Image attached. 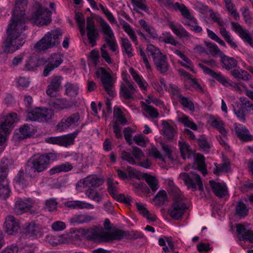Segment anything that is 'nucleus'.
<instances>
[{
  "mask_svg": "<svg viewBox=\"0 0 253 253\" xmlns=\"http://www.w3.org/2000/svg\"><path fill=\"white\" fill-rule=\"evenodd\" d=\"M27 5V0H16L12 17L7 29V37L4 42V52L13 53L25 42L26 36L22 33L25 30L26 18L25 11Z\"/></svg>",
  "mask_w": 253,
  "mask_h": 253,
  "instance_id": "1",
  "label": "nucleus"
},
{
  "mask_svg": "<svg viewBox=\"0 0 253 253\" xmlns=\"http://www.w3.org/2000/svg\"><path fill=\"white\" fill-rule=\"evenodd\" d=\"M57 159L54 153H48L43 155H35L30 158L25 166V174L30 178H36L39 173L46 169L50 161Z\"/></svg>",
  "mask_w": 253,
  "mask_h": 253,
  "instance_id": "2",
  "label": "nucleus"
},
{
  "mask_svg": "<svg viewBox=\"0 0 253 253\" xmlns=\"http://www.w3.org/2000/svg\"><path fill=\"white\" fill-rule=\"evenodd\" d=\"M147 51L148 55L152 56L157 70L163 75H168L170 66L167 56L152 44L147 45Z\"/></svg>",
  "mask_w": 253,
  "mask_h": 253,
  "instance_id": "3",
  "label": "nucleus"
},
{
  "mask_svg": "<svg viewBox=\"0 0 253 253\" xmlns=\"http://www.w3.org/2000/svg\"><path fill=\"white\" fill-rule=\"evenodd\" d=\"M62 33L59 29H56L47 32L44 37L38 42L34 47L38 50H45L56 46L60 43Z\"/></svg>",
  "mask_w": 253,
  "mask_h": 253,
  "instance_id": "4",
  "label": "nucleus"
},
{
  "mask_svg": "<svg viewBox=\"0 0 253 253\" xmlns=\"http://www.w3.org/2000/svg\"><path fill=\"white\" fill-rule=\"evenodd\" d=\"M34 6V11L29 20L38 26L49 23L51 21V12L47 8L43 7L39 2H36Z\"/></svg>",
  "mask_w": 253,
  "mask_h": 253,
  "instance_id": "5",
  "label": "nucleus"
},
{
  "mask_svg": "<svg viewBox=\"0 0 253 253\" xmlns=\"http://www.w3.org/2000/svg\"><path fill=\"white\" fill-rule=\"evenodd\" d=\"M54 116V112L51 109L36 108L28 112L26 120L48 122Z\"/></svg>",
  "mask_w": 253,
  "mask_h": 253,
  "instance_id": "6",
  "label": "nucleus"
},
{
  "mask_svg": "<svg viewBox=\"0 0 253 253\" xmlns=\"http://www.w3.org/2000/svg\"><path fill=\"white\" fill-rule=\"evenodd\" d=\"M183 201V196L173 198V203L168 210V213L174 219L179 220L180 219L188 209L187 206Z\"/></svg>",
  "mask_w": 253,
  "mask_h": 253,
  "instance_id": "7",
  "label": "nucleus"
},
{
  "mask_svg": "<svg viewBox=\"0 0 253 253\" xmlns=\"http://www.w3.org/2000/svg\"><path fill=\"white\" fill-rule=\"evenodd\" d=\"M79 233L88 240L103 243L104 230L102 227L94 226L88 229L80 228Z\"/></svg>",
  "mask_w": 253,
  "mask_h": 253,
  "instance_id": "8",
  "label": "nucleus"
},
{
  "mask_svg": "<svg viewBox=\"0 0 253 253\" xmlns=\"http://www.w3.org/2000/svg\"><path fill=\"white\" fill-rule=\"evenodd\" d=\"M80 115L79 113H74L64 116L56 126V129L63 131L69 128H74L78 126L81 123Z\"/></svg>",
  "mask_w": 253,
  "mask_h": 253,
  "instance_id": "9",
  "label": "nucleus"
},
{
  "mask_svg": "<svg viewBox=\"0 0 253 253\" xmlns=\"http://www.w3.org/2000/svg\"><path fill=\"white\" fill-rule=\"evenodd\" d=\"M96 74L99 76L100 74L101 82L106 92L111 97H114L116 95L115 92V87L113 78L111 75L108 73L105 68H100L96 72Z\"/></svg>",
  "mask_w": 253,
  "mask_h": 253,
  "instance_id": "10",
  "label": "nucleus"
},
{
  "mask_svg": "<svg viewBox=\"0 0 253 253\" xmlns=\"http://www.w3.org/2000/svg\"><path fill=\"white\" fill-rule=\"evenodd\" d=\"M179 178L182 179L189 188L196 190L197 186L200 191H203V183L200 176L194 172H183L180 174Z\"/></svg>",
  "mask_w": 253,
  "mask_h": 253,
  "instance_id": "11",
  "label": "nucleus"
},
{
  "mask_svg": "<svg viewBox=\"0 0 253 253\" xmlns=\"http://www.w3.org/2000/svg\"><path fill=\"white\" fill-rule=\"evenodd\" d=\"M83 126L84 125H82L80 129H77L73 133L67 135L46 138L45 141L50 144L67 147L74 143L75 138L77 136Z\"/></svg>",
  "mask_w": 253,
  "mask_h": 253,
  "instance_id": "12",
  "label": "nucleus"
},
{
  "mask_svg": "<svg viewBox=\"0 0 253 253\" xmlns=\"http://www.w3.org/2000/svg\"><path fill=\"white\" fill-rule=\"evenodd\" d=\"M198 65L203 70L205 74L209 75L212 78L215 79L216 81L221 84L223 85L226 87L231 86L234 87H236L238 89H239V87L238 86L236 83L227 80L221 74V73L215 72L202 63H199Z\"/></svg>",
  "mask_w": 253,
  "mask_h": 253,
  "instance_id": "13",
  "label": "nucleus"
},
{
  "mask_svg": "<svg viewBox=\"0 0 253 253\" xmlns=\"http://www.w3.org/2000/svg\"><path fill=\"white\" fill-rule=\"evenodd\" d=\"M100 24L102 28V32L105 35V42L112 51H116L118 49V44L116 42L113 32L110 26L104 20H102Z\"/></svg>",
  "mask_w": 253,
  "mask_h": 253,
  "instance_id": "14",
  "label": "nucleus"
},
{
  "mask_svg": "<svg viewBox=\"0 0 253 253\" xmlns=\"http://www.w3.org/2000/svg\"><path fill=\"white\" fill-rule=\"evenodd\" d=\"M63 78L59 75H53L50 78L46 92L50 97H55L57 93L62 88Z\"/></svg>",
  "mask_w": 253,
  "mask_h": 253,
  "instance_id": "15",
  "label": "nucleus"
},
{
  "mask_svg": "<svg viewBox=\"0 0 253 253\" xmlns=\"http://www.w3.org/2000/svg\"><path fill=\"white\" fill-rule=\"evenodd\" d=\"M33 204L32 199L30 198H18L15 203L13 211L17 214H21L30 211Z\"/></svg>",
  "mask_w": 253,
  "mask_h": 253,
  "instance_id": "16",
  "label": "nucleus"
},
{
  "mask_svg": "<svg viewBox=\"0 0 253 253\" xmlns=\"http://www.w3.org/2000/svg\"><path fill=\"white\" fill-rule=\"evenodd\" d=\"M87 36L89 42L92 46L96 45V40L99 35L98 31L95 28L94 21L92 17L86 18Z\"/></svg>",
  "mask_w": 253,
  "mask_h": 253,
  "instance_id": "17",
  "label": "nucleus"
},
{
  "mask_svg": "<svg viewBox=\"0 0 253 253\" xmlns=\"http://www.w3.org/2000/svg\"><path fill=\"white\" fill-rule=\"evenodd\" d=\"M231 25L232 30L238 34L244 42H248L251 46H253V40L249 31L243 29L238 23L231 22Z\"/></svg>",
  "mask_w": 253,
  "mask_h": 253,
  "instance_id": "18",
  "label": "nucleus"
},
{
  "mask_svg": "<svg viewBox=\"0 0 253 253\" xmlns=\"http://www.w3.org/2000/svg\"><path fill=\"white\" fill-rule=\"evenodd\" d=\"M63 62L61 56L57 53L52 54L50 58H49L48 63L45 65L43 75L44 77L49 75V73L55 68L59 67Z\"/></svg>",
  "mask_w": 253,
  "mask_h": 253,
  "instance_id": "19",
  "label": "nucleus"
},
{
  "mask_svg": "<svg viewBox=\"0 0 253 253\" xmlns=\"http://www.w3.org/2000/svg\"><path fill=\"white\" fill-rule=\"evenodd\" d=\"M236 233L240 240L253 243V231L247 229L244 225H236Z\"/></svg>",
  "mask_w": 253,
  "mask_h": 253,
  "instance_id": "20",
  "label": "nucleus"
},
{
  "mask_svg": "<svg viewBox=\"0 0 253 253\" xmlns=\"http://www.w3.org/2000/svg\"><path fill=\"white\" fill-rule=\"evenodd\" d=\"M5 231L9 235H14L19 230V226L15 217L11 215L5 218L4 222Z\"/></svg>",
  "mask_w": 253,
  "mask_h": 253,
  "instance_id": "21",
  "label": "nucleus"
},
{
  "mask_svg": "<svg viewBox=\"0 0 253 253\" xmlns=\"http://www.w3.org/2000/svg\"><path fill=\"white\" fill-rule=\"evenodd\" d=\"M17 115L15 113H10L3 117L0 122V127L5 129L6 131L11 132L14 124L16 122Z\"/></svg>",
  "mask_w": 253,
  "mask_h": 253,
  "instance_id": "22",
  "label": "nucleus"
},
{
  "mask_svg": "<svg viewBox=\"0 0 253 253\" xmlns=\"http://www.w3.org/2000/svg\"><path fill=\"white\" fill-rule=\"evenodd\" d=\"M235 130L237 137L242 142H248L253 140V136L250 134L248 129L241 125L235 124Z\"/></svg>",
  "mask_w": 253,
  "mask_h": 253,
  "instance_id": "23",
  "label": "nucleus"
},
{
  "mask_svg": "<svg viewBox=\"0 0 253 253\" xmlns=\"http://www.w3.org/2000/svg\"><path fill=\"white\" fill-rule=\"evenodd\" d=\"M209 184L212 192L216 197L221 198L227 194V188L224 183L211 180L209 181Z\"/></svg>",
  "mask_w": 253,
  "mask_h": 253,
  "instance_id": "24",
  "label": "nucleus"
},
{
  "mask_svg": "<svg viewBox=\"0 0 253 253\" xmlns=\"http://www.w3.org/2000/svg\"><path fill=\"white\" fill-rule=\"evenodd\" d=\"M7 172L0 174V198L5 200L9 197L10 189L9 187L8 182L6 179Z\"/></svg>",
  "mask_w": 253,
  "mask_h": 253,
  "instance_id": "25",
  "label": "nucleus"
},
{
  "mask_svg": "<svg viewBox=\"0 0 253 253\" xmlns=\"http://www.w3.org/2000/svg\"><path fill=\"white\" fill-rule=\"evenodd\" d=\"M136 90L133 84L128 81H126L125 84H122L120 89V95L126 99L133 98Z\"/></svg>",
  "mask_w": 253,
  "mask_h": 253,
  "instance_id": "26",
  "label": "nucleus"
},
{
  "mask_svg": "<svg viewBox=\"0 0 253 253\" xmlns=\"http://www.w3.org/2000/svg\"><path fill=\"white\" fill-rule=\"evenodd\" d=\"M125 231L119 229H114L110 232L104 231L103 243H109L113 240H121L124 237Z\"/></svg>",
  "mask_w": 253,
  "mask_h": 253,
  "instance_id": "27",
  "label": "nucleus"
},
{
  "mask_svg": "<svg viewBox=\"0 0 253 253\" xmlns=\"http://www.w3.org/2000/svg\"><path fill=\"white\" fill-rule=\"evenodd\" d=\"M24 229L26 236L29 237L41 236V229L35 222L26 223L24 225Z\"/></svg>",
  "mask_w": 253,
  "mask_h": 253,
  "instance_id": "28",
  "label": "nucleus"
},
{
  "mask_svg": "<svg viewBox=\"0 0 253 253\" xmlns=\"http://www.w3.org/2000/svg\"><path fill=\"white\" fill-rule=\"evenodd\" d=\"M95 219V217L91 214L83 213L74 215L70 219V222L72 224H80L89 223Z\"/></svg>",
  "mask_w": 253,
  "mask_h": 253,
  "instance_id": "29",
  "label": "nucleus"
},
{
  "mask_svg": "<svg viewBox=\"0 0 253 253\" xmlns=\"http://www.w3.org/2000/svg\"><path fill=\"white\" fill-rule=\"evenodd\" d=\"M220 64L222 68L229 71L234 69L237 66L238 62L234 58L228 56L224 53L220 57Z\"/></svg>",
  "mask_w": 253,
  "mask_h": 253,
  "instance_id": "30",
  "label": "nucleus"
},
{
  "mask_svg": "<svg viewBox=\"0 0 253 253\" xmlns=\"http://www.w3.org/2000/svg\"><path fill=\"white\" fill-rule=\"evenodd\" d=\"M65 206L72 209H93L94 207L93 205L80 201H70L66 202Z\"/></svg>",
  "mask_w": 253,
  "mask_h": 253,
  "instance_id": "31",
  "label": "nucleus"
},
{
  "mask_svg": "<svg viewBox=\"0 0 253 253\" xmlns=\"http://www.w3.org/2000/svg\"><path fill=\"white\" fill-rule=\"evenodd\" d=\"M169 26L173 33L179 38H189L190 34L179 24H174L173 22H170L169 23Z\"/></svg>",
  "mask_w": 253,
  "mask_h": 253,
  "instance_id": "32",
  "label": "nucleus"
},
{
  "mask_svg": "<svg viewBox=\"0 0 253 253\" xmlns=\"http://www.w3.org/2000/svg\"><path fill=\"white\" fill-rule=\"evenodd\" d=\"M169 26L173 33L179 38H189L190 34L179 24H174L173 22H170L169 23Z\"/></svg>",
  "mask_w": 253,
  "mask_h": 253,
  "instance_id": "33",
  "label": "nucleus"
},
{
  "mask_svg": "<svg viewBox=\"0 0 253 253\" xmlns=\"http://www.w3.org/2000/svg\"><path fill=\"white\" fill-rule=\"evenodd\" d=\"M84 187H97L103 183V180L96 175L87 176L83 180Z\"/></svg>",
  "mask_w": 253,
  "mask_h": 253,
  "instance_id": "34",
  "label": "nucleus"
},
{
  "mask_svg": "<svg viewBox=\"0 0 253 253\" xmlns=\"http://www.w3.org/2000/svg\"><path fill=\"white\" fill-rule=\"evenodd\" d=\"M73 169L72 165L68 162L55 166L49 170L50 175H54L61 172H66Z\"/></svg>",
  "mask_w": 253,
  "mask_h": 253,
  "instance_id": "35",
  "label": "nucleus"
},
{
  "mask_svg": "<svg viewBox=\"0 0 253 253\" xmlns=\"http://www.w3.org/2000/svg\"><path fill=\"white\" fill-rule=\"evenodd\" d=\"M32 125L25 124L19 129V132H16L13 135V138L15 139L23 140L25 138L30 137L31 135Z\"/></svg>",
  "mask_w": 253,
  "mask_h": 253,
  "instance_id": "36",
  "label": "nucleus"
},
{
  "mask_svg": "<svg viewBox=\"0 0 253 253\" xmlns=\"http://www.w3.org/2000/svg\"><path fill=\"white\" fill-rule=\"evenodd\" d=\"M141 27L146 33L147 36L150 38L156 39L158 37V35L155 29L144 19H141L138 21Z\"/></svg>",
  "mask_w": 253,
  "mask_h": 253,
  "instance_id": "37",
  "label": "nucleus"
},
{
  "mask_svg": "<svg viewBox=\"0 0 253 253\" xmlns=\"http://www.w3.org/2000/svg\"><path fill=\"white\" fill-rule=\"evenodd\" d=\"M230 74L235 79L245 81H249L252 78V76L247 71L240 68L232 70L230 71Z\"/></svg>",
  "mask_w": 253,
  "mask_h": 253,
  "instance_id": "38",
  "label": "nucleus"
},
{
  "mask_svg": "<svg viewBox=\"0 0 253 253\" xmlns=\"http://www.w3.org/2000/svg\"><path fill=\"white\" fill-rule=\"evenodd\" d=\"M120 24L122 26L124 30L128 34L131 40L134 42L135 44H138V41L135 32L132 29L130 25L122 19H120Z\"/></svg>",
  "mask_w": 253,
  "mask_h": 253,
  "instance_id": "39",
  "label": "nucleus"
},
{
  "mask_svg": "<svg viewBox=\"0 0 253 253\" xmlns=\"http://www.w3.org/2000/svg\"><path fill=\"white\" fill-rule=\"evenodd\" d=\"M162 126L164 135L167 139H172L176 133L175 128L165 121H163Z\"/></svg>",
  "mask_w": 253,
  "mask_h": 253,
  "instance_id": "40",
  "label": "nucleus"
},
{
  "mask_svg": "<svg viewBox=\"0 0 253 253\" xmlns=\"http://www.w3.org/2000/svg\"><path fill=\"white\" fill-rule=\"evenodd\" d=\"M173 9L175 10H179L181 15L188 20L194 19V16L192 15L187 7L183 4H180L178 2L174 3Z\"/></svg>",
  "mask_w": 253,
  "mask_h": 253,
  "instance_id": "41",
  "label": "nucleus"
},
{
  "mask_svg": "<svg viewBox=\"0 0 253 253\" xmlns=\"http://www.w3.org/2000/svg\"><path fill=\"white\" fill-rule=\"evenodd\" d=\"M129 71L131 75L132 76L136 83L138 84L139 87L141 89L146 90L148 86L147 83L141 78L139 75L132 68H130Z\"/></svg>",
  "mask_w": 253,
  "mask_h": 253,
  "instance_id": "42",
  "label": "nucleus"
},
{
  "mask_svg": "<svg viewBox=\"0 0 253 253\" xmlns=\"http://www.w3.org/2000/svg\"><path fill=\"white\" fill-rule=\"evenodd\" d=\"M65 93L70 97H75L78 93L79 88L77 84L71 83H67L65 84Z\"/></svg>",
  "mask_w": 253,
  "mask_h": 253,
  "instance_id": "43",
  "label": "nucleus"
},
{
  "mask_svg": "<svg viewBox=\"0 0 253 253\" xmlns=\"http://www.w3.org/2000/svg\"><path fill=\"white\" fill-rule=\"evenodd\" d=\"M248 213L249 210L246 205L242 201L238 202L235 208L236 214L241 217H244Z\"/></svg>",
  "mask_w": 253,
  "mask_h": 253,
  "instance_id": "44",
  "label": "nucleus"
},
{
  "mask_svg": "<svg viewBox=\"0 0 253 253\" xmlns=\"http://www.w3.org/2000/svg\"><path fill=\"white\" fill-rule=\"evenodd\" d=\"M179 146L182 157L184 159L190 158L192 152L190 149L189 145L185 142L179 141Z\"/></svg>",
  "mask_w": 253,
  "mask_h": 253,
  "instance_id": "45",
  "label": "nucleus"
},
{
  "mask_svg": "<svg viewBox=\"0 0 253 253\" xmlns=\"http://www.w3.org/2000/svg\"><path fill=\"white\" fill-rule=\"evenodd\" d=\"M178 121L183 124L185 127H189L193 130H197L198 129L197 125L186 115L179 117Z\"/></svg>",
  "mask_w": 253,
  "mask_h": 253,
  "instance_id": "46",
  "label": "nucleus"
},
{
  "mask_svg": "<svg viewBox=\"0 0 253 253\" xmlns=\"http://www.w3.org/2000/svg\"><path fill=\"white\" fill-rule=\"evenodd\" d=\"M144 177L152 191L156 192L159 188L158 180L154 176L148 174H145Z\"/></svg>",
  "mask_w": 253,
  "mask_h": 253,
  "instance_id": "47",
  "label": "nucleus"
},
{
  "mask_svg": "<svg viewBox=\"0 0 253 253\" xmlns=\"http://www.w3.org/2000/svg\"><path fill=\"white\" fill-rule=\"evenodd\" d=\"M224 1L228 12L234 17L236 21H238L240 19V16L236 10L234 9L235 5L232 2V0H224Z\"/></svg>",
  "mask_w": 253,
  "mask_h": 253,
  "instance_id": "48",
  "label": "nucleus"
},
{
  "mask_svg": "<svg viewBox=\"0 0 253 253\" xmlns=\"http://www.w3.org/2000/svg\"><path fill=\"white\" fill-rule=\"evenodd\" d=\"M25 174L23 170H20L15 177L14 180L16 184L23 188L26 187L29 184V181L25 179Z\"/></svg>",
  "mask_w": 253,
  "mask_h": 253,
  "instance_id": "49",
  "label": "nucleus"
},
{
  "mask_svg": "<svg viewBox=\"0 0 253 253\" xmlns=\"http://www.w3.org/2000/svg\"><path fill=\"white\" fill-rule=\"evenodd\" d=\"M122 45L128 57H131L133 56L132 53V47L131 43L128 39L126 38H121Z\"/></svg>",
  "mask_w": 253,
  "mask_h": 253,
  "instance_id": "50",
  "label": "nucleus"
},
{
  "mask_svg": "<svg viewBox=\"0 0 253 253\" xmlns=\"http://www.w3.org/2000/svg\"><path fill=\"white\" fill-rule=\"evenodd\" d=\"M196 162L198 169L202 172L204 175H205L207 173L206 166L205 164V157L201 154H198L196 157Z\"/></svg>",
  "mask_w": 253,
  "mask_h": 253,
  "instance_id": "51",
  "label": "nucleus"
},
{
  "mask_svg": "<svg viewBox=\"0 0 253 253\" xmlns=\"http://www.w3.org/2000/svg\"><path fill=\"white\" fill-rule=\"evenodd\" d=\"M167 192L163 190L160 191L155 196L154 201L156 205L161 206L164 204L165 202L167 200Z\"/></svg>",
  "mask_w": 253,
  "mask_h": 253,
  "instance_id": "52",
  "label": "nucleus"
},
{
  "mask_svg": "<svg viewBox=\"0 0 253 253\" xmlns=\"http://www.w3.org/2000/svg\"><path fill=\"white\" fill-rule=\"evenodd\" d=\"M178 100L183 107L189 109L191 111H194L195 107L194 103L189 98L184 97L182 95H179Z\"/></svg>",
  "mask_w": 253,
  "mask_h": 253,
  "instance_id": "53",
  "label": "nucleus"
},
{
  "mask_svg": "<svg viewBox=\"0 0 253 253\" xmlns=\"http://www.w3.org/2000/svg\"><path fill=\"white\" fill-rule=\"evenodd\" d=\"M85 195L89 198L95 201L97 203H99L102 200V196L97 191L92 189H89L85 191Z\"/></svg>",
  "mask_w": 253,
  "mask_h": 253,
  "instance_id": "54",
  "label": "nucleus"
},
{
  "mask_svg": "<svg viewBox=\"0 0 253 253\" xmlns=\"http://www.w3.org/2000/svg\"><path fill=\"white\" fill-rule=\"evenodd\" d=\"M168 192L173 198L179 196H182L181 194L180 191L176 186L174 185L173 181L169 180L168 182Z\"/></svg>",
  "mask_w": 253,
  "mask_h": 253,
  "instance_id": "55",
  "label": "nucleus"
},
{
  "mask_svg": "<svg viewBox=\"0 0 253 253\" xmlns=\"http://www.w3.org/2000/svg\"><path fill=\"white\" fill-rule=\"evenodd\" d=\"M234 112L240 121L243 123L246 122L245 111L243 106L237 105L236 107L234 108Z\"/></svg>",
  "mask_w": 253,
  "mask_h": 253,
  "instance_id": "56",
  "label": "nucleus"
},
{
  "mask_svg": "<svg viewBox=\"0 0 253 253\" xmlns=\"http://www.w3.org/2000/svg\"><path fill=\"white\" fill-rule=\"evenodd\" d=\"M207 46L210 53L213 57L218 55L220 57L223 54L215 43H208Z\"/></svg>",
  "mask_w": 253,
  "mask_h": 253,
  "instance_id": "57",
  "label": "nucleus"
},
{
  "mask_svg": "<svg viewBox=\"0 0 253 253\" xmlns=\"http://www.w3.org/2000/svg\"><path fill=\"white\" fill-rule=\"evenodd\" d=\"M211 126L216 128L220 133H227V130L225 128L224 124L220 120L214 119L211 122Z\"/></svg>",
  "mask_w": 253,
  "mask_h": 253,
  "instance_id": "58",
  "label": "nucleus"
},
{
  "mask_svg": "<svg viewBox=\"0 0 253 253\" xmlns=\"http://www.w3.org/2000/svg\"><path fill=\"white\" fill-rule=\"evenodd\" d=\"M58 203L55 199L51 198L46 200L45 202V208L49 211H54L56 210Z\"/></svg>",
  "mask_w": 253,
  "mask_h": 253,
  "instance_id": "59",
  "label": "nucleus"
},
{
  "mask_svg": "<svg viewBox=\"0 0 253 253\" xmlns=\"http://www.w3.org/2000/svg\"><path fill=\"white\" fill-rule=\"evenodd\" d=\"M144 110L152 118H157L159 116V113L157 110L150 105H145Z\"/></svg>",
  "mask_w": 253,
  "mask_h": 253,
  "instance_id": "60",
  "label": "nucleus"
},
{
  "mask_svg": "<svg viewBox=\"0 0 253 253\" xmlns=\"http://www.w3.org/2000/svg\"><path fill=\"white\" fill-rule=\"evenodd\" d=\"M145 0H131V2L133 6L146 12L148 10V7L145 4Z\"/></svg>",
  "mask_w": 253,
  "mask_h": 253,
  "instance_id": "61",
  "label": "nucleus"
},
{
  "mask_svg": "<svg viewBox=\"0 0 253 253\" xmlns=\"http://www.w3.org/2000/svg\"><path fill=\"white\" fill-rule=\"evenodd\" d=\"M197 143L200 147L205 151H208L211 148L210 144L207 141L206 138L204 137L197 139Z\"/></svg>",
  "mask_w": 253,
  "mask_h": 253,
  "instance_id": "62",
  "label": "nucleus"
},
{
  "mask_svg": "<svg viewBox=\"0 0 253 253\" xmlns=\"http://www.w3.org/2000/svg\"><path fill=\"white\" fill-rule=\"evenodd\" d=\"M148 154L149 156H152L156 159H159L163 162L165 161V158L162 156L160 152L155 147H152L149 149Z\"/></svg>",
  "mask_w": 253,
  "mask_h": 253,
  "instance_id": "63",
  "label": "nucleus"
},
{
  "mask_svg": "<svg viewBox=\"0 0 253 253\" xmlns=\"http://www.w3.org/2000/svg\"><path fill=\"white\" fill-rule=\"evenodd\" d=\"M227 133H220L221 135L217 136L216 138L220 145L225 149H229V146L227 142L228 140Z\"/></svg>",
  "mask_w": 253,
  "mask_h": 253,
  "instance_id": "64",
  "label": "nucleus"
}]
</instances>
